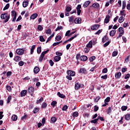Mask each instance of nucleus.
I'll use <instances>...</instances> for the list:
<instances>
[{
	"mask_svg": "<svg viewBox=\"0 0 130 130\" xmlns=\"http://www.w3.org/2000/svg\"><path fill=\"white\" fill-rule=\"evenodd\" d=\"M1 19H5L4 22L5 23H7V22L9 21V20H10V15H8V13H4L2 14L1 15Z\"/></svg>",
	"mask_w": 130,
	"mask_h": 130,
	"instance_id": "1",
	"label": "nucleus"
},
{
	"mask_svg": "<svg viewBox=\"0 0 130 130\" xmlns=\"http://www.w3.org/2000/svg\"><path fill=\"white\" fill-rule=\"evenodd\" d=\"M78 34L77 35H75V36H74L73 37H71L70 39L65 41L63 44L62 45H64V44H67V43H68V42H71V41H72V40H74V39H75V38H76L77 36H78Z\"/></svg>",
	"mask_w": 130,
	"mask_h": 130,
	"instance_id": "2",
	"label": "nucleus"
},
{
	"mask_svg": "<svg viewBox=\"0 0 130 130\" xmlns=\"http://www.w3.org/2000/svg\"><path fill=\"white\" fill-rule=\"evenodd\" d=\"M100 27V25H99V24H94V25H92L91 26L90 29L91 30H92V31H96V30H97L98 29H99Z\"/></svg>",
	"mask_w": 130,
	"mask_h": 130,
	"instance_id": "3",
	"label": "nucleus"
},
{
	"mask_svg": "<svg viewBox=\"0 0 130 130\" xmlns=\"http://www.w3.org/2000/svg\"><path fill=\"white\" fill-rule=\"evenodd\" d=\"M80 88H84V84H80L79 83H77L75 85V90H79Z\"/></svg>",
	"mask_w": 130,
	"mask_h": 130,
	"instance_id": "4",
	"label": "nucleus"
},
{
	"mask_svg": "<svg viewBox=\"0 0 130 130\" xmlns=\"http://www.w3.org/2000/svg\"><path fill=\"white\" fill-rule=\"evenodd\" d=\"M16 53L18 55H22L24 54V49H17L16 51Z\"/></svg>",
	"mask_w": 130,
	"mask_h": 130,
	"instance_id": "5",
	"label": "nucleus"
},
{
	"mask_svg": "<svg viewBox=\"0 0 130 130\" xmlns=\"http://www.w3.org/2000/svg\"><path fill=\"white\" fill-rule=\"evenodd\" d=\"M67 74L68 76H70L71 77H74L76 75V72L71 71V70H68Z\"/></svg>",
	"mask_w": 130,
	"mask_h": 130,
	"instance_id": "6",
	"label": "nucleus"
},
{
	"mask_svg": "<svg viewBox=\"0 0 130 130\" xmlns=\"http://www.w3.org/2000/svg\"><path fill=\"white\" fill-rule=\"evenodd\" d=\"M27 91L29 94H30L31 96H33V86H29L27 89Z\"/></svg>",
	"mask_w": 130,
	"mask_h": 130,
	"instance_id": "7",
	"label": "nucleus"
},
{
	"mask_svg": "<svg viewBox=\"0 0 130 130\" xmlns=\"http://www.w3.org/2000/svg\"><path fill=\"white\" fill-rule=\"evenodd\" d=\"M74 21L75 24H81V22H82V18H81V17L76 18Z\"/></svg>",
	"mask_w": 130,
	"mask_h": 130,
	"instance_id": "8",
	"label": "nucleus"
},
{
	"mask_svg": "<svg viewBox=\"0 0 130 130\" xmlns=\"http://www.w3.org/2000/svg\"><path fill=\"white\" fill-rule=\"evenodd\" d=\"M80 59L81 61H86V60H88V57L86 55H82L80 57Z\"/></svg>",
	"mask_w": 130,
	"mask_h": 130,
	"instance_id": "9",
	"label": "nucleus"
},
{
	"mask_svg": "<svg viewBox=\"0 0 130 130\" xmlns=\"http://www.w3.org/2000/svg\"><path fill=\"white\" fill-rule=\"evenodd\" d=\"M109 21H110V16L107 15L104 20V23H105L106 24H108V23H109Z\"/></svg>",
	"mask_w": 130,
	"mask_h": 130,
	"instance_id": "10",
	"label": "nucleus"
},
{
	"mask_svg": "<svg viewBox=\"0 0 130 130\" xmlns=\"http://www.w3.org/2000/svg\"><path fill=\"white\" fill-rule=\"evenodd\" d=\"M40 71V69H39V67H36L34 69V73L35 74H38V73H39Z\"/></svg>",
	"mask_w": 130,
	"mask_h": 130,
	"instance_id": "11",
	"label": "nucleus"
},
{
	"mask_svg": "<svg viewBox=\"0 0 130 130\" xmlns=\"http://www.w3.org/2000/svg\"><path fill=\"white\" fill-rule=\"evenodd\" d=\"M79 73H80V74H86L87 70H86L85 68H82L80 69Z\"/></svg>",
	"mask_w": 130,
	"mask_h": 130,
	"instance_id": "12",
	"label": "nucleus"
},
{
	"mask_svg": "<svg viewBox=\"0 0 130 130\" xmlns=\"http://www.w3.org/2000/svg\"><path fill=\"white\" fill-rule=\"evenodd\" d=\"M61 59V57L59 56H55L54 58L55 62H57V61H59V60H60Z\"/></svg>",
	"mask_w": 130,
	"mask_h": 130,
	"instance_id": "13",
	"label": "nucleus"
},
{
	"mask_svg": "<svg viewBox=\"0 0 130 130\" xmlns=\"http://www.w3.org/2000/svg\"><path fill=\"white\" fill-rule=\"evenodd\" d=\"M13 59L15 61L18 62L20 61V60H21L22 58H21V57H20V56H16Z\"/></svg>",
	"mask_w": 130,
	"mask_h": 130,
	"instance_id": "14",
	"label": "nucleus"
},
{
	"mask_svg": "<svg viewBox=\"0 0 130 130\" xmlns=\"http://www.w3.org/2000/svg\"><path fill=\"white\" fill-rule=\"evenodd\" d=\"M26 94H27V90H23L21 91L20 93L21 97H24L26 96Z\"/></svg>",
	"mask_w": 130,
	"mask_h": 130,
	"instance_id": "15",
	"label": "nucleus"
},
{
	"mask_svg": "<svg viewBox=\"0 0 130 130\" xmlns=\"http://www.w3.org/2000/svg\"><path fill=\"white\" fill-rule=\"evenodd\" d=\"M87 47L88 48H92L93 47V42L92 41L89 42L88 44L87 45Z\"/></svg>",
	"mask_w": 130,
	"mask_h": 130,
	"instance_id": "16",
	"label": "nucleus"
},
{
	"mask_svg": "<svg viewBox=\"0 0 130 130\" xmlns=\"http://www.w3.org/2000/svg\"><path fill=\"white\" fill-rule=\"evenodd\" d=\"M116 33V30H112L111 31H110V36H111V37H113V36L115 35Z\"/></svg>",
	"mask_w": 130,
	"mask_h": 130,
	"instance_id": "17",
	"label": "nucleus"
},
{
	"mask_svg": "<svg viewBox=\"0 0 130 130\" xmlns=\"http://www.w3.org/2000/svg\"><path fill=\"white\" fill-rule=\"evenodd\" d=\"M91 4V2L90 1H86L83 4V7L87 8L88 6H89Z\"/></svg>",
	"mask_w": 130,
	"mask_h": 130,
	"instance_id": "18",
	"label": "nucleus"
},
{
	"mask_svg": "<svg viewBox=\"0 0 130 130\" xmlns=\"http://www.w3.org/2000/svg\"><path fill=\"white\" fill-rule=\"evenodd\" d=\"M46 107H47V103H46V102H44L42 104L41 108L42 109H46Z\"/></svg>",
	"mask_w": 130,
	"mask_h": 130,
	"instance_id": "19",
	"label": "nucleus"
},
{
	"mask_svg": "<svg viewBox=\"0 0 130 130\" xmlns=\"http://www.w3.org/2000/svg\"><path fill=\"white\" fill-rule=\"evenodd\" d=\"M11 119L13 121H16L18 119V116L17 115H13Z\"/></svg>",
	"mask_w": 130,
	"mask_h": 130,
	"instance_id": "20",
	"label": "nucleus"
},
{
	"mask_svg": "<svg viewBox=\"0 0 130 130\" xmlns=\"http://www.w3.org/2000/svg\"><path fill=\"white\" fill-rule=\"evenodd\" d=\"M57 95L60 98H62V99L66 98V95H64V94H61L60 92H58Z\"/></svg>",
	"mask_w": 130,
	"mask_h": 130,
	"instance_id": "21",
	"label": "nucleus"
},
{
	"mask_svg": "<svg viewBox=\"0 0 130 130\" xmlns=\"http://www.w3.org/2000/svg\"><path fill=\"white\" fill-rule=\"evenodd\" d=\"M109 38L107 36H105L104 38L102 39V42L104 43L106 41H107V40H109Z\"/></svg>",
	"mask_w": 130,
	"mask_h": 130,
	"instance_id": "22",
	"label": "nucleus"
},
{
	"mask_svg": "<svg viewBox=\"0 0 130 130\" xmlns=\"http://www.w3.org/2000/svg\"><path fill=\"white\" fill-rule=\"evenodd\" d=\"M39 110H40V108H35L33 111V113L36 114L39 112Z\"/></svg>",
	"mask_w": 130,
	"mask_h": 130,
	"instance_id": "23",
	"label": "nucleus"
},
{
	"mask_svg": "<svg viewBox=\"0 0 130 130\" xmlns=\"http://www.w3.org/2000/svg\"><path fill=\"white\" fill-rule=\"evenodd\" d=\"M126 7V2L125 1H122V10H124L125 9V7Z\"/></svg>",
	"mask_w": 130,
	"mask_h": 130,
	"instance_id": "24",
	"label": "nucleus"
},
{
	"mask_svg": "<svg viewBox=\"0 0 130 130\" xmlns=\"http://www.w3.org/2000/svg\"><path fill=\"white\" fill-rule=\"evenodd\" d=\"M92 7L96 9V8H99L100 7V5H99V3H96L93 4L92 5Z\"/></svg>",
	"mask_w": 130,
	"mask_h": 130,
	"instance_id": "25",
	"label": "nucleus"
},
{
	"mask_svg": "<svg viewBox=\"0 0 130 130\" xmlns=\"http://www.w3.org/2000/svg\"><path fill=\"white\" fill-rule=\"evenodd\" d=\"M56 104H57V102L55 101H53L51 102V105L52 106V107L54 108L55 106H56Z\"/></svg>",
	"mask_w": 130,
	"mask_h": 130,
	"instance_id": "26",
	"label": "nucleus"
},
{
	"mask_svg": "<svg viewBox=\"0 0 130 130\" xmlns=\"http://www.w3.org/2000/svg\"><path fill=\"white\" fill-rule=\"evenodd\" d=\"M91 123L97 124L98 123V118L93 119L90 121Z\"/></svg>",
	"mask_w": 130,
	"mask_h": 130,
	"instance_id": "27",
	"label": "nucleus"
},
{
	"mask_svg": "<svg viewBox=\"0 0 130 130\" xmlns=\"http://www.w3.org/2000/svg\"><path fill=\"white\" fill-rule=\"evenodd\" d=\"M43 100H44V99L42 97H41L40 99H39V100H37V104H39L40 103H41V102H42V101H43Z\"/></svg>",
	"mask_w": 130,
	"mask_h": 130,
	"instance_id": "28",
	"label": "nucleus"
},
{
	"mask_svg": "<svg viewBox=\"0 0 130 130\" xmlns=\"http://www.w3.org/2000/svg\"><path fill=\"white\" fill-rule=\"evenodd\" d=\"M121 77V73L118 72L115 74L116 79H119Z\"/></svg>",
	"mask_w": 130,
	"mask_h": 130,
	"instance_id": "29",
	"label": "nucleus"
},
{
	"mask_svg": "<svg viewBox=\"0 0 130 130\" xmlns=\"http://www.w3.org/2000/svg\"><path fill=\"white\" fill-rule=\"evenodd\" d=\"M118 31L119 33H123V34H124V29L123 28V27H120L118 28Z\"/></svg>",
	"mask_w": 130,
	"mask_h": 130,
	"instance_id": "30",
	"label": "nucleus"
},
{
	"mask_svg": "<svg viewBox=\"0 0 130 130\" xmlns=\"http://www.w3.org/2000/svg\"><path fill=\"white\" fill-rule=\"evenodd\" d=\"M124 21V17L123 16H120L119 18L118 22L119 23H122Z\"/></svg>",
	"mask_w": 130,
	"mask_h": 130,
	"instance_id": "31",
	"label": "nucleus"
},
{
	"mask_svg": "<svg viewBox=\"0 0 130 130\" xmlns=\"http://www.w3.org/2000/svg\"><path fill=\"white\" fill-rule=\"evenodd\" d=\"M50 120L52 122V123H54V122L57 120V119L55 117H52Z\"/></svg>",
	"mask_w": 130,
	"mask_h": 130,
	"instance_id": "32",
	"label": "nucleus"
},
{
	"mask_svg": "<svg viewBox=\"0 0 130 130\" xmlns=\"http://www.w3.org/2000/svg\"><path fill=\"white\" fill-rule=\"evenodd\" d=\"M44 55H43V54H41V55L40 56V57H39V61L40 62H42V61L43 60L44 58Z\"/></svg>",
	"mask_w": 130,
	"mask_h": 130,
	"instance_id": "33",
	"label": "nucleus"
},
{
	"mask_svg": "<svg viewBox=\"0 0 130 130\" xmlns=\"http://www.w3.org/2000/svg\"><path fill=\"white\" fill-rule=\"evenodd\" d=\"M107 114H110L112 112V108L111 109V107H109L107 109Z\"/></svg>",
	"mask_w": 130,
	"mask_h": 130,
	"instance_id": "34",
	"label": "nucleus"
},
{
	"mask_svg": "<svg viewBox=\"0 0 130 130\" xmlns=\"http://www.w3.org/2000/svg\"><path fill=\"white\" fill-rule=\"evenodd\" d=\"M125 120H130V114H126L125 115Z\"/></svg>",
	"mask_w": 130,
	"mask_h": 130,
	"instance_id": "35",
	"label": "nucleus"
},
{
	"mask_svg": "<svg viewBox=\"0 0 130 130\" xmlns=\"http://www.w3.org/2000/svg\"><path fill=\"white\" fill-rule=\"evenodd\" d=\"M22 6L23 8H27L28 7V2L24 1L23 2Z\"/></svg>",
	"mask_w": 130,
	"mask_h": 130,
	"instance_id": "36",
	"label": "nucleus"
},
{
	"mask_svg": "<svg viewBox=\"0 0 130 130\" xmlns=\"http://www.w3.org/2000/svg\"><path fill=\"white\" fill-rule=\"evenodd\" d=\"M75 18H76V16H72L69 17V21L73 22V20L75 19Z\"/></svg>",
	"mask_w": 130,
	"mask_h": 130,
	"instance_id": "37",
	"label": "nucleus"
},
{
	"mask_svg": "<svg viewBox=\"0 0 130 130\" xmlns=\"http://www.w3.org/2000/svg\"><path fill=\"white\" fill-rule=\"evenodd\" d=\"M96 59V56H92L89 58V61H93V60H95Z\"/></svg>",
	"mask_w": 130,
	"mask_h": 130,
	"instance_id": "38",
	"label": "nucleus"
},
{
	"mask_svg": "<svg viewBox=\"0 0 130 130\" xmlns=\"http://www.w3.org/2000/svg\"><path fill=\"white\" fill-rule=\"evenodd\" d=\"M72 11V7L70 6H67L66 9V11L68 12H70Z\"/></svg>",
	"mask_w": 130,
	"mask_h": 130,
	"instance_id": "39",
	"label": "nucleus"
},
{
	"mask_svg": "<svg viewBox=\"0 0 130 130\" xmlns=\"http://www.w3.org/2000/svg\"><path fill=\"white\" fill-rule=\"evenodd\" d=\"M125 12V10H122L120 12V14L121 17H123V16L124 17H125V14L124 13Z\"/></svg>",
	"mask_w": 130,
	"mask_h": 130,
	"instance_id": "40",
	"label": "nucleus"
},
{
	"mask_svg": "<svg viewBox=\"0 0 130 130\" xmlns=\"http://www.w3.org/2000/svg\"><path fill=\"white\" fill-rule=\"evenodd\" d=\"M72 116L73 117H78L79 116V113L78 112H75L73 113Z\"/></svg>",
	"mask_w": 130,
	"mask_h": 130,
	"instance_id": "41",
	"label": "nucleus"
},
{
	"mask_svg": "<svg viewBox=\"0 0 130 130\" xmlns=\"http://www.w3.org/2000/svg\"><path fill=\"white\" fill-rule=\"evenodd\" d=\"M122 111H125L126 109H127V106H122L121 108Z\"/></svg>",
	"mask_w": 130,
	"mask_h": 130,
	"instance_id": "42",
	"label": "nucleus"
},
{
	"mask_svg": "<svg viewBox=\"0 0 130 130\" xmlns=\"http://www.w3.org/2000/svg\"><path fill=\"white\" fill-rule=\"evenodd\" d=\"M11 16L12 17H15V16H17V12L13 10L11 12Z\"/></svg>",
	"mask_w": 130,
	"mask_h": 130,
	"instance_id": "43",
	"label": "nucleus"
},
{
	"mask_svg": "<svg viewBox=\"0 0 130 130\" xmlns=\"http://www.w3.org/2000/svg\"><path fill=\"white\" fill-rule=\"evenodd\" d=\"M55 40H57V41H60V40H61V36L60 35L57 36L55 38Z\"/></svg>",
	"mask_w": 130,
	"mask_h": 130,
	"instance_id": "44",
	"label": "nucleus"
},
{
	"mask_svg": "<svg viewBox=\"0 0 130 130\" xmlns=\"http://www.w3.org/2000/svg\"><path fill=\"white\" fill-rule=\"evenodd\" d=\"M63 28L61 26H58V27L55 29V31H57L59 30H62Z\"/></svg>",
	"mask_w": 130,
	"mask_h": 130,
	"instance_id": "45",
	"label": "nucleus"
},
{
	"mask_svg": "<svg viewBox=\"0 0 130 130\" xmlns=\"http://www.w3.org/2000/svg\"><path fill=\"white\" fill-rule=\"evenodd\" d=\"M28 117V115H24L21 117V120H26Z\"/></svg>",
	"mask_w": 130,
	"mask_h": 130,
	"instance_id": "46",
	"label": "nucleus"
},
{
	"mask_svg": "<svg viewBox=\"0 0 130 130\" xmlns=\"http://www.w3.org/2000/svg\"><path fill=\"white\" fill-rule=\"evenodd\" d=\"M110 101V97H107L104 101L105 103H108Z\"/></svg>",
	"mask_w": 130,
	"mask_h": 130,
	"instance_id": "47",
	"label": "nucleus"
},
{
	"mask_svg": "<svg viewBox=\"0 0 130 130\" xmlns=\"http://www.w3.org/2000/svg\"><path fill=\"white\" fill-rule=\"evenodd\" d=\"M10 8V4H7L6 6L4 8L3 11H6V10H8Z\"/></svg>",
	"mask_w": 130,
	"mask_h": 130,
	"instance_id": "48",
	"label": "nucleus"
},
{
	"mask_svg": "<svg viewBox=\"0 0 130 130\" xmlns=\"http://www.w3.org/2000/svg\"><path fill=\"white\" fill-rule=\"evenodd\" d=\"M38 30H39V31H42V30H43V27H42V25H39L38 26Z\"/></svg>",
	"mask_w": 130,
	"mask_h": 130,
	"instance_id": "49",
	"label": "nucleus"
},
{
	"mask_svg": "<svg viewBox=\"0 0 130 130\" xmlns=\"http://www.w3.org/2000/svg\"><path fill=\"white\" fill-rule=\"evenodd\" d=\"M40 41H41V42H44L45 41V39H44L43 36H40Z\"/></svg>",
	"mask_w": 130,
	"mask_h": 130,
	"instance_id": "50",
	"label": "nucleus"
},
{
	"mask_svg": "<svg viewBox=\"0 0 130 130\" xmlns=\"http://www.w3.org/2000/svg\"><path fill=\"white\" fill-rule=\"evenodd\" d=\"M98 110H99V107H98V106H94V109H93V111H94L95 112H97Z\"/></svg>",
	"mask_w": 130,
	"mask_h": 130,
	"instance_id": "51",
	"label": "nucleus"
},
{
	"mask_svg": "<svg viewBox=\"0 0 130 130\" xmlns=\"http://www.w3.org/2000/svg\"><path fill=\"white\" fill-rule=\"evenodd\" d=\"M6 88L9 92H11V91H12V87L10 85L6 86Z\"/></svg>",
	"mask_w": 130,
	"mask_h": 130,
	"instance_id": "52",
	"label": "nucleus"
},
{
	"mask_svg": "<svg viewBox=\"0 0 130 130\" xmlns=\"http://www.w3.org/2000/svg\"><path fill=\"white\" fill-rule=\"evenodd\" d=\"M37 53L40 54L41 53V47H39L37 48Z\"/></svg>",
	"mask_w": 130,
	"mask_h": 130,
	"instance_id": "53",
	"label": "nucleus"
},
{
	"mask_svg": "<svg viewBox=\"0 0 130 130\" xmlns=\"http://www.w3.org/2000/svg\"><path fill=\"white\" fill-rule=\"evenodd\" d=\"M100 98H101L100 96H96L94 100V102H95V103L98 102V101H99V100H100Z\"/></svg>",
	"mask_w": 130,
	"mask_h": 130,
	"instance_id": "54",
	"label": "nucleus"
},
{
	"mask_svg": "<svg viewBox=\"0 0 130 130\" xmlns=\"http://www.w3.org/2000/svg\"><path fill=\"white\" fill-rule=\"evenodd\" d=\"M98 120H99V119H100V120H101V121H104V118L103 117H101L100 116H99L98 117Z\"/></svg>",
	"mask_w": 130,
	"mask_h": 130,
	"instance_id": "55",
	"label": "nucleus"
},
{
	"mask_svg": "<svg viewBox=\"0 0 130 130\" xmlns=\"http://www.w3.org/2000/svg\"><path fill=\"white\" fill-rule=\"evenodd\" d=\"M108 72V69H107L106 68H104L102 70L103 74H106V73H107Z\"/></svg>",
	"mask_w": 130,
	"mask_h": 130,
	"instance_id": "56",
	"label": "nucleus"
},
{
	"mask_svg": "<svg viewBox=\"0 0 130 130\" xmlns=\"http://www.w3.org/2000/svg\"><path fill=\"white\" fill-rule=\"evenodd\" d=\"M76 58L77 59V60L80 59V58H81V53H78L76 55Z\"/></svg>",
	"mask_w": 130,
	"mask_h": 130,
	"instance_id": "57",
	"label": "nucleus"
},
{
	"mask_svg": "<svg viewBox=\"0 0 130 130\" xmlns=\"http://www.w3.org/2000/svg\"><path fill=\"white\" fill-rule=\"evenodd\" d=\"M103 29H99L98 31H97L96 32L94 33L95 35H99L101 32H102Z\"/></svg>",
	"mask_w": 130,
	"mask_h": 130,
	"instance_id": "58",
	"label": "nucleus"
},
{
	"mask_svg": "<svg viewBox=\"0 0 130 130\" xmlns=\"http://www.w3.org/2000/svg\"><path fill=\"white\" fill-rule=\"evenodd\" d=\"M71 34V30H68L65 35V36H68V37H70V36H71V35H70Z\"/></svg>",
	"mask_w": 130,
	"mask_h": 130,
	"instance_id": "59",
	"label": "nucleus"
},
{
	"mask_svg": "<svg viewBox=\"0 0 130 130\" xmlns=\"http://www.w3.org/2000/svg\"><path fill=\"white\" fill-rule=\"evenodd\" d=\"M46 34H51V29L50 28H48L46 30Z\"/></svg>",
	"mask_w": 130,
	"mask_h": 130,
	"instance_id": "60",
	"label": "nucleus"
},
{
	"mask_svg": "<svg viewBox=\"0 0 130 130\" xmlns=\"http://www.w3.org/2000/svg\"><path fill=\"white\" fill-rule=\"evenodd\" d=\"M18 65L20 67H23V66H24V61H20L18 63Z\"/></svg>",
	"mask_w": 130,
	"mask_h": 130,
	"instance_id": "61",
	"label": "nucleus"
},
{
	"mask_svg": "<svg viewBox=\"0 0 130 130\" xmlns=\"http://www.w3.org/2000/svg\"><path fill=\"white\" fill-rule=\"evenodd\" d=\"M55 54L56 55H57V56H61V55H62V53L57 51L55 52Z\"/></svg>",
	"mask_w": 130,
	"mask_h": 130,
	"instance_id": "62",
	"label": "nucleus"
},
{
	"mask_svg": "<svg viewBox=\"0 0 130 130\" xmlns=\"http://www.w3.org/2000/svg\"><path fill=\"white\" fill-rule=\"evenodd\" d=\"M68 106L64 105V106L62 107V110L63 111H66L68 109Z\"/></svg>",
	"mask_w": 130,
	"mask_h": 130,
	"instance_id": "63",
	"label": "nucleus"
},
{
	"mask_svg": "<svg viewBox=\"0 0 130 130\" xmlns=\"http://www.w3.org/2000/svg\"><path fill=\"white\" fill-rule=\"evenodd\" d=\"M116 55H117V51L113 52L112 56L114 57V56H116Z\"/></svg>",
	"mask_w": 130,
	"mask_h": 130,
	"instance_id": "64",
	"label": "nucleus"
}]
</instances>
